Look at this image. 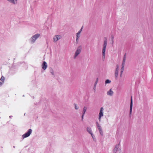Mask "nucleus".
Listing matches in <instances>:
<instances>
[{"label":"nucleus","instance_id":"26","mask_svg":"<svg viewBox=\"0 0 153 153\" xmlns=\"http://www.w3.org/2000/svg\"><path fill=\"white\" fill-rule=\"evenodd\" d=\"M80 33H79V32H78L76 33V37L78 36H79V37L80 36Z\"/></svg>","mask_w":153,"mask_h":153},{"label":"nucleus","instance_id":"5","mask_svg":"<svg viewBox=\"0 0 153 153\" xmlns=\"http://www.w3.org/2000/svg\"><path fill=\"white\" fill-rule=\"evenodd\" d=\"M105 39L104 40V44L103 45V48L102 49V59L103 61L104 60L105 58Z\"/></svg>","mask_w":153,"mask_h":153},{"label":"nucleus","instance_id":"8","mask_svg":"<svg viewBox=\"0 0 153 153\" xmlns=\"http://www.w3.org/2000/svg\"><path fill=\"white\" fill-rule=\"evenodd\" d=\"M87 132L91 134V135H93V133L92 132V130L91 128L90 127H88L86 129Z\"/></svg>","mask_w":153,"mask_h":153},{"label":"nucleus","instance_id":"14","mask_svg":"<svg viewBox=\"0 0 153 153\" xmlns=\"http://www.w3.org/2000/svg\"><path fill=\"white\" fill-rule=\"evenodd\" d=\"M50 72L52 75H54L53 71L51 68H50Z\"/></svg>","mask_w":153,"mask_h":153},{"label":"nucleus","instance_id":"24","mask_svg":"<svg viewBox=\"0 0 153 153\" xmlns=\"http://www.w3.org/2000/svg\"><path fill=\"white\" fill-rule=\"evenodd\" d=\"M56 38H58L59 39H60L61 38V36L60 35H57L56 36Z\"/></svg>","mask_w":153,"mask_h":153},{"label":"nucleus","instance_id":"23","mask_svg":"<svg viewBox=\"0 0 153 153\" xmlns=\"http://www.w3.org/2000/svg\"><path fill=\"white\" fill-rule=\"evenodd\" d=\"M92 137V138H93V140L94 141H95L96 140V138H95V136L93 134V135H91Z\"/></svg>","mask_w":153,"mask_h":153},{"label":"nucleus","instance_id":"33","mask_svg":"<svg viewBox=\"0 0 153 153\" xmlns=\"http://www.w3.org/2000/svg\"><path fill=\"white\" fill-rule=\"evenodd\" d=\"M125 64L123 63H122V67H124Z\"/></svg>","mask_w":153,"mask_h":153},{"label":"nucleus","instance_id":"15","mask_svg":"<svg viewBox=\"0 0 153 153\" xmlns=\"http://www.w3.org/2000/svg\"><path fill=\"white\" fill-rule=\"evenodd\" d=\"M118 75V72L115 71V77L116 79H117Z\"/></svg>","mask_w":153,"mask_h":153},{"label":"nucleus","instance_id":"37","mask_svg":"<svg viewBox=\"0 0 153 153\" xmlns=\"http://www.w3.org/2000/svg\"><path fill=\"white\" fill-rule=\"evenodd\" d=\"M12 117H13V116H9V117H10V118H12Z\"/></svg>","mask_w":153,"mask_h":153},{"label":"nucleus","instance_id":"32","mask_svg":"<svg viewBox=\"0 0 153 153\" xmlns=\"http://www.w3.org/2000/svg\"><path fill=\"white\" fill-rule=\"evenodd\" d=\"M125 60H126V59H123L122 62V63H123L125 64Z\"/></svg>","mask_w":153,"mask_h":153},{"label":"nucleus","instance_id":"3","mask_svg":"<svg viewBox=\"0 0 153 153\" xmlns=\"http://www.w3.org/2000/svg\"><path fill=\"white\" fill-rule=\"evenodd\" d=\"M133 99L132 96H131V97L130 99V108L129 111V117L130 118H131V113L132 112V109L133 107Z\"/></svg>","mask_w":153,"mask_h":153},{"label":"nucleus","instance_id":"35","mask_svg":"<svg viewBox=\"0 0 153 153\" xmlns=\"http://www.w3.org/2000/svg\"><path fill=\"white\" fill-rule=\"evenodd\" d=\"M122 73H121V72H120V76L121 77H122Z\"/></svg>","mask_w":153,"mask_h":153},{"label":"nucleus","instance_id":"6","mask_svg":"<svg viewBox=\"0 0 153 153\" xmlns=\"http://www.w3.org/2000/svg\"><path fill=\"white\" fill-rule=\"evenodd\" d=\"M42 68L44 70H45L46 69L47 67V64L45 61H44L43 62L42 65Z\"/></svg>","mask_w":153,"mask_h":153},{"label":"nucleus","instance_id":"22","mask_svg":"<svg viewBox=\"0 0 153 153\" xmlns=\"http://www.w3.org/2000/svg\"><path fill=\"white\" fill-rule=\"evenodd\" d=\"M74 105L75 106V108L76 110H77L79 108V107H78L77 104L75 103H74Z\"/></svg>","mask_w":153,"mask_h":153},{"label":"nucleus","instance_id":"34","mask_svg":"<svg viewBox=\"0 0 153 153\" xmlns=\"http://www.w3.org/2000/svg\"><path fill=\"white\" fill-rule=\"evenodd\" d=\"M96 85H94V89L95 90V89H96Z\"/></svg>","mask_w":153,"mask_h":153},{"label":"nucleus","instance_id":"41","mask_svg":"<svg viewBox=\"0 0 153 153\" xmlns=\"http://www.w3.org/2000/svg\"><path fill=\"white\" fill-rule=\"evenodd\" d=\"M13 147L14 148H15V146H13Z\"/></svg>","mask_w":153,"mask_h":153},{"label":"nucleus","instance_id":"27","mask_svg":"<svg viewBox=\"0 0 153 153\" xmlns=\"http://www.w3.org/2000/svg\"><path fill=\"white\" fill-rule=\"evenodd\" d=\"M123 70H124V67H122L121 68V71L120 72H121V73H123Z\"/></svg>","mask_w":153,"mask_h":153},{"label":"nucleus","instance_id":"1","mask_svg":"<svg viewBox=\"0 0 153 153\" xmlns=\"http://www.w3.org/2000/svg\"><path fill=\"white\" fill-rule=\"evenodd\" d=\"M82 50V46L81 45L79 46L77 48L76 51L74 56V59H75L76 56L80 53Z\"/></svg>","mask_w":153,"mask_h":153},{"label":"nucleus","instance_id":"40","mask_svg":"<svg viewBox=\"0 0 153 153\" xmlns=\"http://www.w3.org/2000/svg\"><path fill=\"white\" fill-rule=\"evenodd\" d=\"M15 73V72H13V73Z\"/></svg>","mask_w":153,"mask_h":153},{"label":"nucleus","instance_id":"21","mask_svg":"<svg viewBox=\"0 0 153 153\" xmlns=\"http://www.w3.org/2000/svg\"><path fill=\"white\" fill-rule=\"evenodd\" d=\"M4 77L3 76H2L1 78V79H0V80L1 81H2V82L3 83L4 81Z\"/></svg>","mask_w":153,"mask_h":153},{"label":"nucleus","instance_id":"20","mask_svg":"<svg viewBox=\"0 0 153 153\" xmlns=\"http://www.w3.org/2000/svg\"><path fill=\"white\" fill-rule=\"evenodd\" d=\"M53 39L54 40V42H56L59 40V39L58 38H56V36L53 38Z\"/></svg>","mask_w":153,"mask_h":153},{"label":"nucleus","instance_id":"16","mask_svg":"<svg viewBox=\"0 0 153 153\" xmlns=\"http://www.w3.org/2000/svg\"><path fill=\"white\" fill-rule=\"evenodd\" d=\"M96 124H97V128H98V129H100L101 126H100V125L98 123V122H96Z\"/></svg>","mask_w":153,"mask_h":153},{"label":"nucleus","instance_id":"18","mask_svg":"<svg viewBox=\"0 0 153 153\" xmlns=\"http://www.w3.org/2000/svg\"><path fill=\"white\" fill-rule=\"evenodd\" d=\"M111 81L109 79H106V84L110 83L111 82Z\"/></svg>","mask_w":153,"mask_h":153},{"label":"nucleus","instance_id":"43","mask_svg":"<svg viewBox=\"0 0 153 153\" xmlns=\"http://www.w3.org/2000/svg\"><path fill=\"white\" fill-rule=\"evenodd\" d=\"M33 98H34V97H33Z\"/></svg>","mask_w":153,"mask_h":153},{"label":"nucleus","instance_id":"28","mask_svg":"<svg viewBox=\"0 0 153 153\" xmlns=\"http://www.w3.org/2000/svg\"><path fill=\"white\" fill-rule=\"evenodd\" d=\"M98 81V78H97L96 79V80L95 82V84L94 85H96Z\"/></svg>","mask_w":153,"mask_h":153},{"label":"nucleus","instance_id":"42","mask_svg":"<svg viewBox=\"0 0 153 153\" xmlns=\"http://www.w3.org/2000/svg\"><path fill=\"white\" fill-rule=\"evenodd\" d=\"M12 70H13V69H11L10 70L12 71Z\"/></svg>","mask_w":153,"mask_h":153},{"label":"nucleus","instance_id":"17","mask_svg":"<svg viewBox=\"0 0 153 153\" xmlns=\"http://www.w3.org/2000/svg\"><path fill=\"white\" fill-rule=\"evenodd\" d=\"M99 132H100V134L102 136L103 135V131H102L101 128L100 129H99Z\"/></svg>","mask_w":153,"mask_h":153},{"label":"nucleus","instance_id":"11","mask_svg":"<svg viewBox=\"0 0 153 153\" xmlns=\"http://www.w3.org/2000/svg\"><path fill=\"white\" fill-rule=\"evenodd\" d=\"M12 4H17V0H7Z\"/></svg>","mask_w":153,"mask_h":153},{"label":"nucleus","instance_id":"31","mask_svg":"<svg viewBox=\"0 0 153 153\" xmlns=\"http://www.w3.org/2000/svg\"><path fill=\"white\" fill-rule=\"evenodd\" d=\"M82 28H83V26L81 27V28L80 30L78 31V32H79V33H81V32L82 31Z\"/></svg>","mask_w":153,"mask_h":153},{"label":"nucleus","instance_id":"25","mask_svg":"<svg viewBox=\"0 0 153 153\" xmlns=\"http://www.w3.org/2000/svg\"><path fill=\"white\" fill-rule=\"evenodd\" d=\"M79 38V36H77V37H76V43H77L78 42V39Z\"/></svg>","mask_w":153,"mask_h":153},{"label":"nucleus","instance_id":"2","mask_svg":"<svg viewBox=\"0 0 153 153\" xmlns=\"http://www.w3.org/2000/svg\"><path fill=\"white\" fill-rule=\"evenodd\" d=\"M32 130L31 129H30L28 130L27 132L23 134L22 137L23 139L29 137L32 132Z\"/></svg>","mask_w":153,"mask_h":153},{"label":"nucleus","instance_id":"12","mask_svg":"<svg viewBox=\"0 0 153 153\" xmlns=\"http://www.w3.org/2000/svg\"><path fill=\"white\" fill-rule=\"evenodd\" d=\"M114 36L113 35V34H112L111 35V42L112 44H113L114 43Z\"/></svg>","mask_w":153,"mask_h":153},{"label":"nucleus","instance_id":"10","mask_svg":"<svg viewBox=\"0 0 153 153\" xmlns=\"http://www.w3.org/2000/svg\"><path fill=\"white\" fill-rule=\"evenodd\" d=\"M103 108L101 107L100 109V113L99 114V116L100 117H101L103 116Z\"/></svg>","mask_w":153,"mask_h":153},{"label":"nucleus","instance_id":"4","mask_svg":"<svg viewBox=\"0 0 153 153\" xmlns=\"http://www.w3.org/2000/svg\"><path fill=\"white\" fill-rule=\"evenodd\" d=\"M40 34L39 33H37L33 36L31 38V41L33 43L40 36Z\"/></svg>","mask_w":153,"mask_h":153},{"label":"nucleus","instance_id":"29","mask_svg":"<svg viewBox=\"0 0 153 153\" xmlns=\"http://www.w3.org/2000/svg\"><path fill=\"white\" fill-rule=\"evenodd\" d=\"M126 53H125L123 56V59H126Z\"/></svg>","mask_w":153,"mask_h":153},{"label":"nucleus","instance_id":"9","mask_svg":"<svg viewBox=\"0 0 153 153\" xmlns=\"http://www.w3.org/2000/svg\"><path fill=\"white\" fill-rule=\"evenodd\" d=\"M113 93V91L112 90L111 88L110 89L109 91L107 92V95L110 96H112Z\"/></svg>","mask_w":153,"mask_h":153},{"label":"nucleus","instance_id":"7","mask_svg":"<svg viewBox=\"0 0 153 153\" xmlns=\"http://www.w3.org/2000/svg\"><path fill=\"white\" fill-rule=\"evenodd\" d=\"M120 143L118 144H117L115 146V147L113 150V153H116L117 151Z\"/></svg>","mask_w":153,"mask_h":153},{"label":"nucleus","instance_id":"30","mask_svg":"<svg viewBox=\"0 0 153 153\" xmlns=\"http://www.w3.org/2000/svg\"><path fill=\"white\" fill-rule=\"evenodd\" d=\"M84 114H82V121H83V117L84 116Z\"/></svg>","mask_w":153,"mask_h":153},{"label":"nucleus","instance_id":"36","mask_svg":"<svg viewBox=\"0 0 153 153\" xmlns=\"http://www.w3.org/2000/svg\"><path fill=\"white\" fill-rule=\"evenodd\" d=\"M99 121H101V117H100V116H99Z\"/></svg>","mask_w":153,"mask_h":153},{"label":"nucleus","instance_id":"19","mask_svg":"<svg viewBox=\"0 0 153 153\" xmlns=\"http://www.w3.org/2000/svg\"><path fill=\"white\" fill-rule=\"evenodd\" d=\"M116 68L115 69V71H118V70H119V66L118 64H117L116 65Z\"/></svg>","mask_w":153,"mask_h":153},{"label":"nucleus","instance_id":"13","mask_svg":"<svg viewBox=\"0 0 153 153\" xmlns=\"http://www.w3.org/2000/svg\"><path fill=\"white\" fill-rule=\"evenodd\" d=\"M87 109V108L85 106H84L83 108L82 111V114H85Z\"/></svg>","mask_w":153,"mask_h":153},{"label":"nucleus","instance_id":"39","mask_svg":"<svg viewBox=\"0 0 153 153\" xmlns=\"http://www.w3.org/2000/svg\"><path fill=\"white\" fill-rule=\"evenodd\" d=\"M1 84H2V83L0 82V85H1Z\"/></svg>","mask_w":153,"mask_h":153},{"label":"nucleus","instance_id":"38","mask_svg":"<svg viewBox=\"0 0 153 153\" xmlns=\"http://www.w3.org/2000/svg\"><path fill=\"white\" fill-rule=\"evenodd\" d=\"M105 45H106H106H107V41H106V44H105Z\"/></svg>","mask_w":153,"mask_h":153}]
</instances>
